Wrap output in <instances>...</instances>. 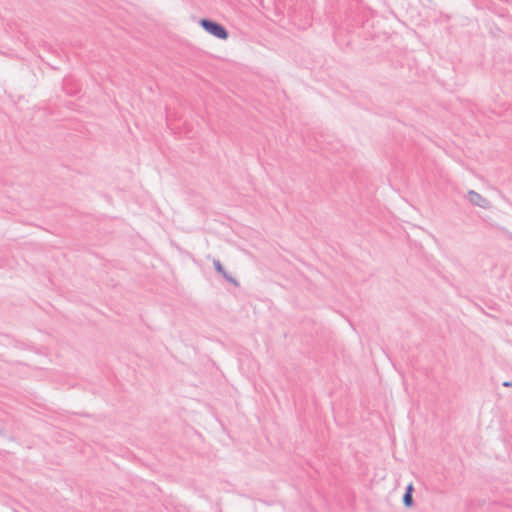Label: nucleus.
<instances>
[{"instance_id":"f257e3e1","label":"nucleus","mask_w":512,"mask_h":512,"mask_svg":"<svg viewBox=\"0 0 512 512\" xmlns=\"http://www.w3.org/2000/svg\"><path fill=\"white\" fill-rule=\"evenodd\" d=\"M199 25L204 31L220 40H226L229 37V32L225 26L213 19L202 18L199 20Z\"/></svg>"},{"instance_id":"f03ea898","label":"nucleus","mask_w":512,"mask_h":512,"mask_svg":"<svg viewBox=\"0 0 512 512\" xmlns=\"http://www.w3.org/2000/svg\"><path fill=\"white\" fill-rule=\"evenodd\" d=\"M213 266L216 273L221 275L227 282L233 284L235 287L239 286L238 280L225 270L220 260L213 259Z\"/></svg>"},{"instance_id":"7ed1b4c3","label":"nucleus","mask_w":512,"mask_h":512,"mask_svg":"<svg viewBox=\"0 0 512 512\" xmlns=\"http://www.w3.org/2000/svg\"><path fill=\"white\" fill-rule=\"evenodd\" d=\"M467 199L471 204L478 206L480 208H488V206H489V201L485 197H483L480 193H478L474 190L468 191Z\"/></svg>"},{"instance_id":"20e7f679","label":"nucleus","mask_w":512,"mask_h":512,"mask_svg":"<svg viewBox=\"0 0 512 512\" xmlns=\"http://www.w3.org/2000/svg\"><path fill=\"white\" fill-rule=\"evenodd\" d=\"M413 492L414 487L413 484L410 483L406 486L405 492L402 497L403 505L407 508H411L414 505Z\"/></svg>"},{"instance_id":"39448f33","label":"nucleus","mask_w":512,"mask_h":512,"mask_svg":"<svg viewBox=\"0 0 512 512\" xmlns=\"http://www.w3.org/2000/svg\"><path fill=\"white\" fill-rule=\"evenodd\" d=\"M70 81H71L70 79H65V80H64V89L66 90V92H67L68 94H70V95H75V94L77 93V91H78V89H77V88H75V89H68V88H67V86H68V84H69V82H70Z\"/></svg>"},{"instance_id":"423d86ee","label":"nucleus","mask_w":512,"mask_h":512,"mask_svg":"<svg viewBox=\"0 0 512 512\" xmlns=\"http://www.w3.org/2000/svg\"><path fill=\"white\" fill-rule=\"evenodd\" d=\"M502 386L510 388L512 387V381H504L502 383Z\"/></svg>"}]
</instances>
